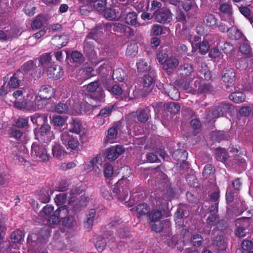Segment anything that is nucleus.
<instances>
[{
	"label": "nucleus",
	"mask_w": 253,
	"mask_h": 253,
	"mask_svg": "<svg viewBox=\"0 0 253 253\" xmlns=\"http://www.w3.org/2000/svg\"><path fill=\"white\" fill-rule=\"evenodd\" d=\"M13 97L17 99V98L13 96ZM50 97L47 98L42 97V96H26L24 97L23 100H14V106L18 109H22L26 108L28 110L33 109L35 104L39 108L44 107L48 102V100L50 99Z\"/></svg>",
	"instance_id": "nucleus-1"
},
{
	"label": "nucleus",
	"mask_w": 253,
	"mask_h": 253,
	"mask_svg": "<svg viewBox=\"0 0 253 253\" xmlns=\"http://www.w3.org/2000/svg\"><path fill=\"white\" fill-rule=\"evenodd\" d=\"M50 148L46 143H40L34 142L32 145L31 155L39 161L45 162L49 161L51 156L47 153V150Z\"/></svg>",
	"instance_id": "nucleus-2"
},
{
	"label": "nucleus",
	"mask_w": 253,
	"mask_h": 253,
	"mask_svg": "<svg viewBox=\"0 0 253 253\" xmlns=\"http://www.w3.org/2000/svg\"><path fill=\"white\" fill-rule=\"evenodd\" d=\"M228 23L230 27L224 23H221L218 26L219 30L223 33L228 32L229 38L232 40H236L241 37V32L236 27H233L234 21L232 16L229 17Z\"/></svg>",
	"instance_id": "nucleus-3"
},
{
	"label": "nucleus",
	"mask_w": 253,
	"mask_h": 253,
	"mask_svg": "<svg viewBox=\"0 0 253 253\" xmlns=\"http://www.w3.org/2000/svg\"><path fill=\"white\" fill-rule=\"evenodd\" d=\"M128 8V7L124 4H122L120 8H106L104 10V15L106 19L110 20H118L125 15L126 12Z\"/></svg>",
	"instance_id": "nucleus-4"
},
{
	"label": "nucleus",
	"mask_w": 253,
	"mask_h": 253,
	"mask_svg": "<svg viewBox=\"0 0 253 253\" xmlns=\"http://www.w3.org/2000/svg\"><path fill=\"white\" fill-rule=\"evenodd\" d=\"M248 212L250 214L252 213V215L251 216L248 215V216L246 218H239L235 221L237 228L235 233L236 235L239 237H244L246 234V230L249 226V222L247 219L253 218V210L249 211Z\"/></svg>",
	"instance_id": "nucleus-5"
},
{
	"label": "nucleus",
	"mask_w": 253,
	"mask_h": 253,
	"mask_svg": "<svg viewBox=\"0 0 253 253\" xmlns=\"http://www.w3.org/2000/svg\"><path fill=\"white\" fill-rule=\"evenodd\" d=\"M127 177L123 176L121 180H120L115 186L113 189L114 196L120 201H126L127 200L128 194L129 192L128 188L126 186L124 187V185H121L122 180L126 179Z\"/></svg>",
	"instance_id": "nucleus-6"
},
{
	"label": "nucleus",
	"mask_w": 253,
	"mask_h": 253,
	"mask_svg": "<svg viewBox=\"0 0 253 253\" xmlns=\"http://www.w3.org/2000/svg\"><path fill=\"white\" fill-rule=\"evenodd\" d=\"M161 53L159 52V63H162L163 65V68L165 70L168 69H173L178 65L179 61L178 59L173 57L168 58L167 55L165 53L164 55L162 53V56H163V58L161 59Z\"/></svg>",
	"instance_id": "nucleus-7"
},
{
	"label": "nucleus",
	"mask_w": 253,
	"mask_h": 253,
	"mask_svg": "<svg viewBox=\"0 0 253 253\" xmlns=\"http://www.w3.org/2000/svg\"><path fill=\"white\" fill-rule=\"evenodd\" d=\"M125 152V149L123 146L117 145L108 148L105 151V154L109 160H115L118 157Z\"/></svg>",
	"instance_id": "nucleus-8"
},
{
	"label": "nucleus",
	"mask_w": 253,
	"mask_h": 253,
	"mask_svg": "<svg viewBox=\"0 0 253 253\" xmlns=\"http://www.w3.org/2000/svg\"><path fill=\"white\" fill-rule=\"evenodd\" d=\"M69 37L66 35L54 36L51 40L52 47L59 49L65 46L68 42Z\"/></svg>",
	"instance_id": "nucleus-9"
},
{
	"label": "nucleus",
	"mask_w": 253,
	"mask_h": 253,
	"mask_svg": "<svg viewBox=\"0 0 253 253\" xmlns=\"http://www.w3.org/2000/svg\"><path fill=\"white\" fill-rule=\"evenodd\" d=\"M61 139L64 144L67 143L68 147L72 150L76 149L79 146V143L77 139L71 136L67 132H64Z\"/></svg>",
	"instance_id": "nucleus-10"
},
{
	"label": "nucleus",
	"mask_w": 253,
	"mask_h": 253,
	"mask_svg": "<svg viewBox=\"0 0 253 253\" xmlns=\"http://www.w3.org/2000/svg\"><path fill=\"white\" fill-rule=\"evenodd\" d=\"M88 200V198L83 194L75 199V202H71L70 204H72L73 210L75 211H78L87 206Z\"/></svg>",
	"instance_id": "nucleus-11"
},
{
	"label": "nucleus",
	"mask_w": 253,
	"mask_h": 253,
	"mask_svg": "<svg viewBox=\"0 0 253 253\" xmlns=\"http://www.w3.org/2000/svg\"><path fill=\"white\" fill-rule=\"evenodd\" d=\"M154 10L153 14L151 12H144L142 13L141 17L143 20H150L153 18H155V21H158L157 18L158 16V1L153 0L151 3V11Z\"/></svg>",
	"instance_id": "nucleus-12"
},
{
	"label": "nucleus",
	"mask_w": 253,
	"mask_h": 253,
	"mask_svg": "<svg viewBox=\"0 0 253 253\" xmlns=\"http://www.w3.org/2000/svg\"><path fill=\"white\" fill-rule=\"evenodd\" d=\"M63 75V71L61 66L51 65L47 68V75L49 78L58 79Z\"/></svg>",
	"instance_id": "nucleus-13"
},
{
	"label": "nucleus",
	"mask_w": 253,
	"mask_h": 253,
	"mask_svg": "<svg viewBox=\"0 0 253 253\" xmlns=\"http://www.w3.org/2000/svg\"><path fill=\"white\" fill-rule=\"evenodd\" d=\"M148 219L150 222L151 230L157 232V225L156 223L158 221V210L154 209L148 213Z\"/></svg>",
	"instance_id": "nucleus-14"
},
{
	"label": "nucleus",
	"mask_w": 253,
	"mask_h": 253,
	"mask_svg": "<svg viewBox=\"0 0 253 253\" xmlns=\"http://www.w3.org/2000/svg\"><path fill=\"white\" fill-rule=\"evenodd\" d=\"M24 78V73L21 71H17L10 78L8 85L12 88H16Z\"/></svg>",
	"instance_id": "nucleus-15"
},
{
	"label": "nucleus",
	"mask_w": 253,
	"mask_h": 253,
	"mask_svg": "<svg viewBox=\"0 0 253 253\" xmlns=\"http://www.w3.org/2000/svg\"><path fill=\"white\" fill-rule=\"evenodd\" d=\"M96 215V211L94 209L89 210L86 213V218L84 220V228L89 231L93 224V221Z\"/></svg>",
	"instance_id": "nucleus-16"
},
{
	"label": "nucleus",
	"mask_w": 253,
	"mask_h": 253,
	"mask_svg": "<svg viewBox=\"0 0 253 253\" xmlns=\"http://www.w3.org/2000/svg\"><path fill=\"white\" fill-rule=\"evenodd\" d=\"M236 74L233 69L225 70L222 76L223 81L225 83L231 84L235 80Z\"/></svg>",
	"instance_id": "nucleus-17"
},
{
	"label": "nucleus",
	"mask_w": 253,
	"mask_h": 253,
	"mask_svg": "<svg viewBox=\"0 0 253 253\" xmlns=\"http://www.w3.org/2000/svg\"><path fill=\"white\" fill-rule=\"evenodd\" d=\"M52 153L53 158L62 159L65 156L66 152L64 148L59 144H55L52 147Z\"/></svg>",
	"instance_id": "nucleus-18"
},
{
	"label": "nucleus",
	"mask_w": 253,
	"mask_h": 253,
	"mask_svg": "<svg viewBox=\"0 0 253 253\" xmlns=\"http://www.w3.org/2000/svg\"><path fill=\"white\" fill-rule=\"evenodd\" d=\"M150 36L151 39V47L154 49H156L158 46V26L154 25L151 31Z\"/></svg>",
	"instance_id": "nucleus-19"
},
{
	"label": "nucleus",
	"mask_w": 253,
	"mask_h": 253,
	"mask_svg": "<svg viewBox=\"0 0 253 253\" xmlns=\"http://www.w3.org/2000/svg\"><path fill=\"white\" fill-rule=\"evenodd\" d=\"M17 35L15 29H11L10 31H6V32L0 30V41L6 42L10 40L12 38Z\"/></svg>",
	"instance_id": "nucleus-20"
},
{
	"label": "nucleus",
	"mask_w": 253,
	"mask_h": 253,
	"mask_svg": "<svg viewBox=\"0 0 253 253\" xmlns=\"http://www.w3.org/2000/svg\"><path fill=\"white\" fill-rule=\"evenodd\" d=\"M198 71L203 74L205 79L206 81H210L211 79V72L208 69L207 65L204 62H201L199 65Z\"/></svg>",
	"instance_id": "nucleus-21"
},
{
	"label": "nucleus",
	"mask_w": 253,
	"mask_h": 253,
	"mask_svg": "<svg viewBox=\"0 0 253 253\" xmlns=\"http://www.w3.org/2000/svg\"><path fill=\"white\" fill-rule=\"evenodd\" d=\"M103 82L104 87L110 93H113L114 95H121L122 93L123 89L120 86L117 85H114L112 87L109 86L107 84L106 78H103Z\"/></svg>",
	"instance_id": "nucleus-22"
},
{
	"label": "nucleus",
	"mask_w": 253,
	"mask_h": 253,
	"mask_svg": "<svg viewBox=\"0 0 253 253\" xmlns=\"http://www.w3.org/2000/svg\"><path fill=\"white\" fill-rule=\"evenodd\" d=\"M187 156V153L184 150H177L172 154L173 159L180 163L186 161Z\"/></svg>",
	"instance_id": "nucleus-23"
},
{
	"label": "nucleus",
	"mask_w": 253,
	"mask_h": 253,
	"mask_svg": "<svg viewBox=\"0 0 253 253\" xmlns=\"http://www.w3.org/2000/svg\"><path fill=\"white\" fill-rule=\"evenodd\" d=\"M214 245L217 247V250L223 251L226 248V244L222 236H217L214 239Z\"/></svg>",
	"instance_id": "nucleus-24"
},
{
	"label": "nucleus",
	"mask_w": 253,
	"mask_h": 253,
	"mask_svg": "<svg viewBox=\"0 0 253 253\" xmlns=\"http://www.w3.org/2000/svg\"><path fill=\"white\" fill-rule=\"evenodd\" d=\"M164 106L168 112L174 114L177 113L180 110V106L175 102H168Z\"/></svg>",
	"instance_id": "nucleus-25"
},
{
	"label": "nucleus",
	"mask_w": 253,
	"mask_h": 253,
	"mask_svg": "<svg viewBox=\"0 0 253 253\" xmlns=\"http://www.w3.org/2000/svg\"><path fill=\"white\" fill-rule=\"evenodd\" d=\"M37 68L36 65L33 61H29L25 63L22 67V70L24 72V74L29 73L31 75L33 74L34 71Z\"/></svg>",
	"instance_id": "nucleus-26"
},
{
	"label": "nucleus",
	"mask_w": 253,
	"mask_h": 253,
	"mask_svg": "<svg viewBox=\"0 0 253 253\" xmlns=\"http://www.w3.org/2000/svg\"><path fill=\"white\" fill-rule=\"evenodd\" d=\"M84 191L80 188L74 187L71 189L70 192L69 203L75 202V199H77L78 196L82 195Z\"/></svg>",
	"instance_id": "nucleus-27"
},
{
	"label": "nucleus",
	"mask_w": 253,
	"mask_h": 253,
	"mask_svg": "<svg viewBox=\"0 0 253 253\" xmlns=\"http://www.w3.org/2000/svg\"><path fill=\"white\" fill-rule=\"evenodd\" d=\"M95 240L96 241L95 242L94 245L96 249L99 252H102L106 246V240L104 237L99 236L97 237Z\"/></svg>",
	"instance_id": "nucleus-28"
},
{
	"label": "nucleus",
	"mask_w": 253,
	"mask_h": 253,
	"mask_svg": "<svg viewBox=\"0 0 253 253\" xmlns=\"http://www.w3.org/2000/svg\"><path fill=\"white\" fill-rule=\"evenodd\" d=\"M125 77L126 73L122 69H117L113 72V78L116 82H123Z\"/></svg>",
	"instance_id": "nucleus-29"
},
{
	"label": "nucleus",
	"mask_w": 253,
	"mask_h": 253,
	"mask_svg": "<svg viewBox=\"0 0 253 253\" xmlns=\"http://www.w3.org/2000/svg\"><path fill=\"white\" fill-rule=\"evenodd\" d=\"M171 13L169 10L159 9V23H165L171 17Z\"/></svg>",
	"instance_id": "nucleus-30"
},
{
	"label": "nucleus",
	"mask_w": 253,
	"mask_h": 253,
	"mask_svg": "<svg viewBox=\"0 0 253 253\" xmlns=\"http://www.w3.org/2000/svg\"><path fill=\"white\" fill-rule=\"evenodd\" d=\"M137 14L135 12H128L125 17V22L132 26L136 24Z\"/></svg>",
	"instance_id": "nucleus-31"
},
{
	"label": "nucleus",
	"mask_w": 253,
	"mask_h": 253,
	"mask_svg": "<svg viewBox=\"0 0 253 253\" xmlns=\"http://www.w3.org/2000/svg\"><path fill=\"white\" fill-rule=\"evenodd\" d=\"M204 21L208 26L211 28H214L217 26V19L214 15L212 14L207 15Z\"/></svg>",
	"instance_id": "nucleus-32"
},
{
	"label": "nucleus",
	"mask_w": 253,
	"mask_h": 253,
	"mask_svg": "<svg viewBox=\"0 0 253 253\" xmlns=\"http://www.w3.org/2000/svg\"><path fill=\"white\" fill-rule=\"evenodd\" d=\"M56 211L60 220H64L68 216V210L66 205L59 207Z\"/></svg>",
	"instance_id": "nucleus-33"
},
{
	"label": "nucleus",
	"mask_w": 253,
	"mask_h": 253,
	"mask_svg": "<svg viewBox=\"0 0 253 253\" xmlns=\"http://www.w3.org/2000/svg\"><path fill=\"white\" fill-rule=\"evenodd\" d=\"M70 131L79 134L82 130V125L80 122L76 119H73L71 124Z\"/></svg>",
	"instance_id": "nucleus-34"
},
{
	"label": "nucleus",
	"mask_w": 253,
	"mask_h": 253,
	"mask_svg": "<svg viewBox=\"0 0 253 253\" xmlns=\"http://www.w3.org/2000/svg\"><path fill=\"white\" fill-rule=\"evenodd\" d=\"M24 238V235L21 230H17L11 234V239L14 243L20 242Z\"/></svg>",
	"instance_id": "nucleus-35"
},
{
	"label": "nucleus",
	"mask_w": 253,
	"mask_h": 253,
	"mask_svg": "<svg viewBox=\"0 0 253 253\" xmlns=\"http://www.w3.org/2000/svg\"><path fill=\"white\" fill-rule=\"evenodd\" d=\"M102 196L107 200H111L112 196L111 194V188L108 184L102 186L101 187Z\"/></svg>",
	"instance_id": "nucleus-36"
},
{
	"label": "nucleus",
	"mask_w": 253,
	"mask_h": 253,
	"mask_svg": "<svg viewBox=\"0 0 253 253\" xmlns=\"http://www.w3.org/2000/svg\"><path fill=\"white\" fill-rule=\"evenodd\" d=\"M240 51L247 57L252 55V50L250 45L248 43L242 44L239 47Z\"/></svg>",
	"instance_id": "nucleus-37"
},
{
	"label": "nucleus",
	"mask_w": 253,
	"mask_h": 253,
	"mask_svg": "<svg viewBox=\"0 0 253 253\" xmlns=\"http://www.w3.org/2000/svg\"><path fill=\"white\" fill-rule=\"evenodd\" d=\"M227 154L225 149H218L216 151L215 157L217 160L222 162L227 159Z\"/></svg>",
	"instance_id": "nucleus-38"
},
{
	"label": "nucleus",
	"mask_w": 253,
	"mask_h": 253,
	"mask_svg": "<svg viewBox=\"0 0 253 253\" xmlns=\"http://www.w3.org/2000/svg\"><path fill=\"white\" fill-rule=\"evenodd\" d=\"M137 68L138 72H144L149 70V66L144 60L140 59L136 63Z\"/></svg>",
	"instance_id": "nucleus-39"
},
{
	"label": "nucleus",
	"mask_w": 253,
	"mask_h": 253,
	"mask_svg": "<svg viewBox=\"0 0 253 253\" xmlns=\"http://www.w3.org/2000/svg\"><path fill=\"white\" fill-rule=\"evenodd\" d=\"M93 3V7L98 11H103L106 5V0H95Z\"/></svg>",
	"instance_id": "nucleus-40"
},
{
	"label": "nucleus",
	"mask_w": 253,
	"mask_h": 253,
	"mask_svg": "<svg viewBox=\"0 0 253 253\" xmlns=\"http://www.w3.org/2000/svg\"><path fill=\"white\" fill-rule=\"evenodd\" d=\"M54 89L50 85H44L41 87L39 89V94L42 95V94H50L51 95L55 94Z\"/></svg>",
	"instance_id": "nucleus-41"
},
{
	"label": "nucleus",
	"mask_w": 253,
	"mask_h": 253,
	"mask_svg": "<svg viewBox=\"0 0 253 253\" xmlns=\"http://www.w3.org/2000/svg\"><path fill=\"white\" fill-rule=\"evenodd\" d=\"M136 211L139 215H143L148 213L149 208L146 204H139L136 207Z\"/></svg>",
	"instance_id": "nucleus-42"
},
{
	"label": "nucleus",
	"mask_w": 253,
	"mask_h": 253,
	"mask_svg": "<svg viewBox=\"0 0 253 253\" xmlns=\"http://www.w3.org/2000/svg\"><path fill=\"white\" fill-rule=\"evenodd\" d=\"M195 48L199 49V52L202 54H206L210 48L209 43L207 41H203L201 43H198V46Z\"/></svg>",
	"instance_id": "nucleus-43"
},
{
	"label": "nucleus",
	"mask_w": 253,
	"mask_h": 253,
	"mask_svg": "<svg viewBox=\"0 0 253 253\" xmlns=\"http://www.w3.org/2000/svg\"><path fill=\"white\" fill-rule=\"evenodd\" d=\"M90 99L92 100H94L96 101V104H94L93 102H92L91 101H90V104H87L88 106V107L90 108L88 109V110H93L94 108L97 106H99V105L98 104V102H100L103 99V96H90Z\"/></svg>",
	"instance_id": "nucleus-44"
},
{
	"label": "nucleus",
	"mask_w": 253,
	"mask_h": 253,
	"mask_svg": "<svg viewBox=\"0 0 253 253\" xmlns=\"http://www.w3.org/2000/svg\"><path fill=\"white\" fill-rule=\"evenodd\" d=\"M63 225L68 227H72L76 224L75 218L73 216L68 215L64 220Z\"/></svg>",
	"instance_id": "nucleus-45"
},
{
	"label": "nucleus",
	"mask_w": 253,
	"mask_h": 253,
	"mask_svg": "<svg viewBox=\"0 0 253 253\" xmlns=\"http://www.w3.org/2000/svg\"><path fill=\"white\" fill-rule=\"evenodd\" d=\"M43 19L44 17L43 16L40 15L38 16L32 23V28L34 29H38L41 28L42 26Z\"/></svg>",
	"instance_id": "nucleus-46"
},
{
	"label": "nucleus",
	"mask_w": 253,
	"mask_h": 253,
	"mask_svg": "<svg viewBox=\"0 0 253 253\" xmlns=\"http://www.w3.org/2000/svg\"><path fill=\"white\" fill-rule=\"evenodd\" d=\"M51 59V57L50 53H45L43 54L40 57V64L43 67H44L50 62Z\"/></svg>",
	"instance_id": "nucleus-47"
},
{
	"label": "nucleus",
	"mask_w": 253,
	"mask_h": 253,
	"mask_svg": "<svg viewBox=\"0 0 253 253\" xmlns=\"http://www.w3.org/2000/svg\"><path fill=\"white\" fill-rule=\"evenodd\" d=\"M137 119L139 122L145 123L148 119V114L145 110H141L137 112Z\"/></svg>",
	"instance_id": "nucleus-48"
},
{
	"label": "nucleus",
	"mask_w": 253,
	"mask_h": 253,
	"mask_svg": "<svg viewBox=\"0 0 253 253\" xmlns=\"http://www.w3.org/2000/svg\"><path fill=\"white\" fill-rule=\"evenodd\" d=\"M39 200L43 203H48L50 200V195L48 191L46 190H43L40 191L39 195Z\"/></svg>",
	"instance_id": "nucleus-49"
},
{
	"label": "nucleus",
	"mask_w": 253,
	"mask_h": 253,
	"mask_svg": "<svg viewBox=\"0 0 253 253\" xmlns=\"http://www.w3.org/2000/svg\"><path fill=\"white\" fill-rule=\"evenodd\" d=\"M211 89L212 87L209 84L201 83L198 87V91L200 93H208Z\"/></svg>",
	"instance_id": "nucleus-50"
},
{
	"label": "nucleus",
	"mask_w": 253,
	"mask_h": 253,
	"mask_svg": "<svg viewBox=\"0 0 253 253\" xmlns=\"http://www.w3.org/2000/svg\"><path fill=\"white\" fill-rule=\"evenodd\" d=\"M68 110V107L66 104L59 102L55 107V111L60 114L66 113Z\"/></svg>",
	"instance_id": "nucleus-51"
},
{
	"label": "nucleus",
	"mask_w": 253,
	"mask_h": 253,
	"mask_svg": "<svg viewBox=\"0 0 253 253\" xmlns=\"http://www.w3.org/2000/svg\"><path fill=\"white\" fill-rule=\"evenodd\" d=\"M180 70L183 72L181 73L184 76H187L189 75L193 71V66L189 64H185L180 67Z\"/></svg>",
	"instance_id": "nucleus-52"
},
{
	"label": "nucleus",
	"mask_w": 253,
	"mask_h": 253,
	"mask_svg": "<svg viewBox=\"0 0 253 253\" xmlns=\"http://www.w3.org/2000/svg\"><path fill=\"white\" fill-rule=\"evenodd\" d=\"M159 179H161V183L164 184V188H168L169 187V180L167 175L163 172L159 171Z\"/></svg>",
	"instance_id": "nucleus-53"
},
{
	"label": "nucleus",
	"mask_w": 253,
	"mask_h": 253,
	"mask_svg": "<svg viewBox=\"0 0 253 253\" xmlns=\"http://www.w3.org/2000/svg\"><path fill=\"white\" fill-rule=\"evenodd\" d=\"M48 221L50 225H57L60 222V220L57 213H56V211L52 215L49 216V218L48 219Z\"/></svg>",
	"instance_id": "nucleus-54"
},
{
	"label": "nucleus",
	"mask_w": 253,
	"mask_h": 253,
	"mask_svg": "<svg viewBox=\"0 0 253 253\" xmlns=\"http://www.w3.org/2000/svg\"><path fill=\"white\" fill-rule=\"evenodd\" d=\"M182 6L183 8L185 11H188L192 9V8H194L195 7V9H196L197 7L195 5V4L194 2H193L190 0H184L183 1H182Z\"/></svg>",
	"instance_id": "nucleus-55"
},
{
	"label": "nucleus",
	"mask_w": 253,
	"mask_h": 253,
	"mask_svg": "<svg viewBox=\"0 0 253 253\" xmlns=\"http://www.w3.org/2000/svg\"><path fill=\"white\" fill-rule=\"evenodd\" d=\"M71 56L74 62L81 63L83 61V55L79 51H74L72 52Z\"/></svg>",
	"instance_id": "nucleus-56"
},
{
	"label": "nucleus",
	"mask_w": 253,
	"mask_h": 253,
	"mask_svg": "<svg viewBox=\"0 0 253 253\" xmlns=\"http://www.w3.org/2000/svg\"><path fill=\"white\" fill-rule=\"evenodd\" d=\"M102 28L96 27L93 29L91 32L87 35L86 39H96L100 35V30Z\"/></svg>",
	"instance_id": "nucleus-57"
},
{
	"label": "nucleus",
	"mask_w": 253,
	"mask_h": 253,
	"mask_svg": "<svg viewBox=\"0 0 253 253\" xmlns=\"http://www.w3.org/2000/svg\"><path fill=\"white\" fill-rule=\"evenodd\" d=\"M223 51L227 55H231L234 50L233 46L228 42H225L222 46Z\"/></svg>",
	"instance_id": "nucleus-58"
},
{
	"label": "nucleus",
	"mask_w": 253,
	"mask_h": 253,
	"mask_svg": "<svg viewBox=\"0 0 253 253\" xmlns=\"http://www.w3.org/2000/svg\"><path fill=\"white\" fill-rule=\"evenodd\" d=\"M203 241V238L201 236L198 234L193 235L191 238V242L193 246L196 247L200 246L202 245Z\"/></svg>",
	"instance_id": "nucleus-59"
},
{
	"label": "nucleus",
	"mask_w": 253,
	"mask_h": 253,
	"mask_svg": "<svg viewBox=\"0 0 253 253\" xmlns=\"http://www.w3.org/2000/svg\"><path fill=\"white\" fill-rule=\"evenodd\" d=\"M65 120L64 117L56 116L53 118V123L56 126H63L64 125Z\"/></svg>",
	"instance_id": "nucleus-60"
},
{
	"label": "nucleus",
	"mask_w": 253,
	"mask_h": 253,
	"mask_svg": "<svg viewBox=\"0 0 253 253\" xmlns=\"http://www.w3.org/2000/svg\"><path fill=\"white\" fill-rule=\"evenodd\" d=\"M118 135V131L115 127H110L108 130V135L107 140L110 141V140L115 139Z\"/></svg>",
	"instance_id": "nucleus-61"
},
{
	"label": "nucleus",
	"mask_w": 253,
	"mask_h": 253,
	"mask_svg": "<svg viewBox=\"0 0 253 253\" xmlns=\"http://www.w3.org/2000/svg\"><path fill=\"white\" fill-rule=\"evenodd\" d=\"M84 51L88 55L93 54L94 48L92 44L86 40L84 43Z\"/></svg>",
	"instance_id": "nucleus-62"
},
{
	"label": "nucleus",
	"mask_w": 253,
	"mask_h": 253,
	"mask_svg": "<svg viewBox=\"0 0 253 253\" xmlns=\"http://www.w3.org/2000/svg\"><path fill=\"white\" fill-rule=\"evenodd\" d=\"M144 87H148L151 86L153 83V79L150 76H144L141 81Z\"/></svg>",
	"instance_id": "nucleus-63"
},
{
	"label": "nucleus",
	"mask_w": 253,
	"mask_h": 253,
	"mask_svg": "<svg viewBox=\"0 0 253 253\" xmlns=\"http://www.w3.org/2000/svg\"><path fill=\"white\" fill-rule=\"evenodd\" d=\"M28 118H19L16 122V126L19 128H24L28 126Z\"/></svg>",
	"instance_id": "nucleus-64"
}]
</instances>
